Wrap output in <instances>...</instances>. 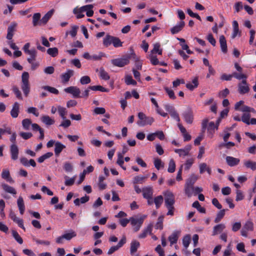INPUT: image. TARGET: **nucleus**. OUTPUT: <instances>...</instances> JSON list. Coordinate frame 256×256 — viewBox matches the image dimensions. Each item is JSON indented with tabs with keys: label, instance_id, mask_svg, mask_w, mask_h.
Listing matches in <instances>:
<instances>
[{
	"label": "nucleus",
	"instance_id": "obj_1",
	"mask_svg": "<svg viewBox=\"0 0 256 256\" xmlns=\"http://www.w3.org/2000/svg\"><path fill=\"white\" fill-rule=\"evenodd\" d=\"M132 58L134 60L137 61L138 58L136 56L133 49L130 48V53L120 58H116L112 60V63L115 66L122 67L128 64L130 62V60Z\"/></svg>",
	"mask_w": 256,
	"mask_h": 256
},
{
	"label": "nucleus",
	"instance_id": "obj_2",
	"mask_svg": "<svg viewBox=\"0 0 256 256\" xmlns=\"http://www.w3.org/2000/svg\"><path fill=\"white\" fill-rule=\"evenodd\" d=\"M138 116L139 120L137 122V124L139 126H143L148 124L150 125L154 122L152 117L147 116L142 112H138Z\"/></svg>",
	"mask_w": 256,
	"mask_h": 256
},
{
	"label": "nucleus",
	"instance_id": "obj_3",
	"mask_svg": "<svg viewBox=\"0 0 256 256\" xmlns=\"http://www.w3.org/2000/svg\"><path fill=\"white\" fill-rule=\"evenodd\" d=\"M164 203L166 208L174 206V196L172 192L170 191H166L164 193Z\"/></svg>",
	"mask_w": 256,
	"mask_h": 256
},
{
	"label": "nucleus",
	"instance_id": "obj_4",
	"mask_svg": "<svg viewBox=\"0 0 256 256\" xmlns=\"http://www.w3.org/2000/svg\"><path fill=\"white\" fill-rule=\"evenodd\" d=\"M208 122V118H204L202 120V133L200 134L194 140V144L195 145H199L201 140L203 139L204 133L206 131L207 126V123Z\"/></svg>",
	"mask_w": 256,
	"mask_h": 256
},
{
	"label": "nucleus",
	"instance_id": "obj_5",
	"mask_svg": "<svg viewBox=\"0 0 256 256\" xmlns=\"http://www.w3.org/2000/svg\"><path fill=\"white\" fill-rule=\"evenodd\" d=\"M186 122L188 124H192L194 120V114L192 109L188 107L182 114Z\"/></svg>",
	"mask_w": 256,
	"mask_h": 256
},
{
	"label": "nucleus",
	"instance_id": "obj_6",
	"mask_svg": "<svg viewBox=\"0 0 256 256\" xmlns=\"http://www.w3.org/2000/svg\"><path fill=\"white\" fill-rule=\"evenodd\" d=\"M130 222L134 226V230L135 232L138 231L143 223V218H135L134 217L130 218Z\"/></svg>",
	"mask_w": 256,
	"mask_h": 256
},
{
	"label": "nucleus",
	"instance_id": "obj_7",
	"mask_svg": "<svg viewBox=\"0 0 256 256\" xmlns=\"http://www.w3.org/2000/svg\"><path fill=\"white\" fill-rule=\"evenodd\" d=\"M250 88L246 80H243L238 84V91L240 94H244L250 91Z\"/></svg>",
	"mask_w": 256,
	"mask_h": 256
},
{
	"label": "nucleus",
	"instance_id": "obj_8",
	"mask_svg": "<svg viewBox=\"0 0 256 256\" xmlns=\"http://www.w3.org/2000/svg\"><path fill=\"white\" fill-rule=\"evenodd\" d=\"M64 90L67 93L72 94L74 98L80 97V90L79 88L76 86H71L64 88Z\"/></svg>",
	"mask_w": 256,
	"mask_h": 256
},
{
	"label": "nucleus",
	"instance_id": "obj_9",
	"mask_svg": "<svg viewBox=\"0 0 256 256\" xmlns=\"http://www.w3.org/2000/svg\"><path fill=\"white\" fill-rule=\"evenodd\" d=\"M17 23L16 22H12L8 28V34L6 35V38L8 40L12 39L14 34V32L16 30V28L17 26Z\"/></svg>",
	"mask_w": 256,
	"mask_h": 256
},
{
	"label": "nucleus",
	"instance_id": "obj_10",
	"mask_svg": "<svg viewBox=\"0 0 256 256\" xmlns=\"http://www.w3.org/2000/svg\"><path fill=\"white\" fill-rule=\"evenodd\" d=\"M142 195L145 198H152L153 194L152 188L151 186L144 187L142 190Z\"/></svg>",
	"mask_w": 256,
	"mask_h": 256
},
{
	"label": "nucleus",
	"instance_id": "obj_11",
	"mask_svg": "<svg viewBox=\"0 0 256 256\" xmlns=\"http://www.w3.org/2000/svg\"><path fill=\"white\" fill-rule=\"evenodd\" d=\"M20 112V104L18 102H15L10 111V115L13 118H16Z\"/></svg>",
	"mask_w": 256,
	"mask_h": 256
},
{
	"label": "nucleus",
	"instance_id": "obj_12",
	"mask_svg": "<svg viewBox=\"0 0 256 256\" xmlns=\"http://www.w3.org/2000/svg\"><path fill=\"white\" fill-rule=\"evenodd\" d=\"M74 74V72L73 70H67L66 72L63 74L61 76L62 82L66 83L68 82L71 76H72Z\"/></svg>",
	"mask_w": 256,
	"mask_h": 256
},
{
	"label": "nucleus",
	"instance_id": "obj_13",
	"mask_svg": "<svg viewBox=\"0 0 256 256\" xmlns=\"http://www.w3.org/2000/svg\"><path fill=\"white\" fill-rule=\"evenodd\" d=\"M10 154L13 160H16L18 158V148L16 144H12L10 146Z\"/></svg>",
	"mask_w": 256,
	"mask_h": 256
},
{
	"label": "nucleus",
	"instance_id": "obj_14",
	"mask_svg": "<svg viewBox=\"0 0 256 256\" xmlns=\"http://www.w3.org/2000/svg\"><path fill=\"white\" fill-rule=\"evenodd\" d=\"M228 164L230 166H234L238 164L240 160L230 156H227L226 158Z\"/></svg>",
	"mask_w": 256,
	"mask_h": 256
},
{
	"label": "nucleus",
	"instance_id": "obj_15",
	"mask_svg": "<svg viewBox=\"0 0 256 256\" xmlns=\"http://www.w3.org/2000/svg\"><path fill=\"white\" fill-rule=\"evenodd\" d=\"M220 44L222 51L224 54L228 52L226 41L223 35L220 36Z\"/></svg>",
	"mask_w": 256,
	"mask_h": 256
},
{
	"label": "nucleus",
	"instance_id": "obj_16",
	"mask_svg": "<svg viewBox=\"0 0 256 256\" xmlns=\"http://www.w3.org/2000/svg\"><path fill=\"white\" fill-rule=\"evenodd\" d=\"M66 148V146L59 142H55L54 153L56 156H58L62 151Z\"/></svg>",
	"mask_w": 256,
	"mask_h": 256
},
{
	"label": "nucleus",
	"instance_id": "obj_17",
	"mask_svg": "<svg viewBox=\"0 0 256 256\" xmlns=\"http://www.w3.org/2000/svg\"><path fill=\"white\" fill-rule=\"evenodd\" d=\"M2 178L10 182H14V180L10 176V172L8 169H4L2 170Z\"/></svg>",
	"mask_w": 256,
	"mask_h": 256
},
{
	"label": "nucleus",
	"instance_id": "obj_18",
	"mask_svg": "<svg viewBox=\"0 0 256 256\" xmlns=\"http://www.w3.org/2000/svg\"><path fill=\"white\" fill-rule=\"evenodd\" d=\"M185 23L184 21H181L180 23L170 29V32L172 34H175L180 32L184 27Z\"/></svg>",
	"mask_w": 256,
	"mask_h": 256
},
{
	"label": "nucleus",
	"instance_id": "obj_19",
	"mask_svg": "<svg viewBox=\"0 0 256 256\" xmlns=\"http://www.w3.org/2000/svg\"><path fill=\"white\" fill-rule=\"evenodd\" d=\"M54 11V9L48 11L40 20V22L42 23V24H46L52 16Z\"/></svg>",
	"mask_w": 256,
	"mask_h": 256
},
{
	"label": "nucleus",
	"instance_id": "obj_20",
	"mask_svg": "<svg viewBox=\"0 0 256 256\" xmlns=\"http://www.w3.org/2000/svg\"><path fill=\"white\" fill-rule=\"evenodd\" d=\"M41 14L39 12L35 13L32 16V24L34 26L38 25H40L42 23L40 22Z\"/></svg>",
	"mask_w": 256,
	"mask_h": 256
},
{
	"label": "nucleus",
	"instance_id": "obj_21",
	"mask_svg": "<svg viewBox=\"0 0 256 256\" xmlns=\"http://www.w3.org/2000/svg\"><path fill=\"white\" fill-rule=\"evenodd\" d=\"M232 25L234 30L232 34V38H234L238 34H239L240 36V32L239 30L238 22L236 20L233 22Z\"/></svg>",
	"mask_w": 256,
	"mask_h": 256
},
{
	"label": "nucleus",
	"instance_id": "obj_22",
	"mask_svg": "<svg viewBox=\"0 0 256 256\" xmlns=\"http://www.w3.org/2000/svg\"><path fill=\"white\" fill-rule=\"evenodd\" d=\"M192 84L190 83H188L186 84V87L187 88L190 90H193L194 88L198 87V77H195L192 80Z\"/></svg>",
	"mask_w": 256,
	"mask_h": 256
},
{
	"label": "nucleus",
	"instance_id": "obj_23",
	"mask_svg": "<svg viewBox=\"0 0 256 256\" xmlns=\"http://www.w3.org/2000/svg\"><path fill=\"white\" fill-rule=\"evenodd\" d=\"M2 189L6 192L13 194H16V190L12 186H8L6 184H2Z\"/></svg>",
	"mask_w": 256,
	"mask_h": 256
},
{
	"label": "nucleus",
	"instance_id": "obj_24",
	"mask_svg": "<svg viewBox=\"0 0 256 256\" xmlns=\"http://www.w3.org/2000/svg\"><path fill=\"white\" fill-rule=\"evenodd\" d=\"M18 206L20 210V214H23L25 210V206L23 198L20 196L17 200Z\"/></svg>",
	"mask_w": 256,
	"mask_h": 256
},
{
	"label": "nucleus",
	"instance_id": "obj_25",
	"mask_svg": "<svg viewBox=\"0 0 256 256\" xmlns=\"http://www.w3.org/2000/svg\"><path fill=\"white\" fill-rule=\"evenodd\" d=\"M226 226L224 224H220L214 226L212 232V235L215 236L218 233L221 232L224 228Z\"/></svg>",
	"mask_w": 256,
	"mask_h": 256
},
{
	"label": "nucleus",
	"instance_id": "obj_26",
	"mask_svg": "<svg viewBox=\"0 0 256 256\" xmlns=\"http://www.w3.org/2000/svg\"><path fill=\"white\" fill-rule=\"evenodd\" d=\"M93 8V6L92 4H88L83 6L80 7V8H76L73 10V12L74 14H78V13L82 12H84L88 8L92 9Z\"/></svg>",
	"mask_w": 256,
	"mask_h": 256
},
{
	"label": "nucleus",
	"instance_id": "obj_27",
	"mask_svg": "<svg viewBox=\"0 0 256 256\" xmlns=\"http://www.w3.org/2000/svg\"><path fill=\"white\" fill-rule=\"evenodd\" d=\"M198 178V176L196 175L195 174H192L186 180V184L189 186H193L194 184L197 180Z\"/></svg>",
	"mask_w": 256,
	"mask_h": 256
},
{
	"label": "nucleus",
	"instance_id": "obj_28",
	"mask_svg": "<svg viewBox=\"0 0 256 256\" xmlns=\"http://www.w3.org/2000/svg\"><path fill=\"white\" fill-rule=\"evenodd\" d=\"M208 122L207 123V124ZM207 130L208 132H209L210 134V137H212V134L214 132V130L218 129V126H215V124L214 122H211L208 123V124H207L206 126Z\"/></svg>",
	"mask_w": 256,
	"mask_h": 256
},
{
	"label": "nucleus",
	"instance_id": "obj_29",
	"mask_svg": "<svg viewBox=\"0 0 256 256\" xmlns=\"http://www.w3.org/2000/svg\"><path fill=\"white\" fill-rule=\"evenodd\" d=\"M42 121L46 125H52L54 122V120L48 116H44L41 118Z\"/></svg>",
	"mask_w": 256,
	"mask_h": 256
},
{
	"label": "nucleus",
	"instance_id": "obj_30",
	"mask_svg": "<svg viewBox=\"0 0 256 256\" xmlns=\"http://www.w3.org/2000/svg\"><path fill=\"white\" fill-rule=\"evenodd\" d=\"M244 165L247 168H250L252 170H256V162L250 160H246L244 162Z\"/></svg>",
	"mask_w": 256,
	"mask_h": 256
},
{
	"label": "nucleus",
	"instance_id": "obj_31",
	"mask_svg": "<svg viewBox=\"0 0 256 256\" xmlns=\"http://www.w3.org/2000/svg\"><path fill=\"white\" fill-rule=\"evenodd\" d=\"M21 88L25 95L26 96H28L30 91V86L29 83H22L21 86Z\"/></svg>",
	"mask_w": 256,
	"mask_h": 256
},
{
	"label": "nucleus",
	"instance_id": "obj_32",
	"mask_svg": "<svg viewBox=\"0 0 256 256\" xmlns=\"http://www.w3.org/2000/svg\"><path fill=\"white\" fill-rule=\"evenodd\" d=\"M112 42H113L112 36L107 34L104 38L103 44L106 46H108L112 44Z\"/></svg>",
	"mask_w": 256,
	"mask_h": 256
},
{
	"label": "nucleus",
	"instance_id": "obj_33",
	"mask_svg": "<svg viewBox=\"0 0 256 256\" xmlns=\"http://www.w3.org/2000/svg\"><path fill=\"white\" fill-rule=\"evenodd\" d=\"M139 246L140 242H138L132 241L130 244V253L132 254L136 252Z\"/></svg>",
	"mask_w": 256,
	"mask_h": 256
},
{
	"label": "nucleus",
	"instance_id": "obj_34",
	"mask_svg": "<svg viewBox=\"0 0 256 256\" xmlns=\"http://www.w3.org/2000/svg\"><path fill=\"white\" fill-rule=\"evenodd\" d=\"M88 88L92 90H100L102 92H108L109 90L106 88L101 86H90Z\"/></svg>",
	"mask_w": 256,
	"mask_h": 256
},
{
	"label": "nucleus",
	"instance_id": "obj_35",
	"mask_svg": "<svg viewBox=\"0 0 256 256\" xmlns=\"http://www.w3.org/2000/svg\"><path fill=\"white\" fill-rule=\"evenodd\" d=\"M148 175H146V176H136L134 178V184H142V183L144 180L148 177Z\"/></svg>",
	"mask_w": 256,
	"mask_h": 256
},
{
	"label": "nucleus",
	"instance_id": "obj_36",
	"mask_svg": "<svg viewBox=\"0 0 256 256\" xmlns=\"http://www.w3.org/2000/svg\"><path fill=\"white\" fill-rule=\"evenodd\" d=\"M64 178L66 180L64 182L65 185L66 186H72L74 183L76 176H74L72 178H69L68 176H66Z\"/></svg>",
	"mask_w": 256,
	"mask_h": 256
},
{
	"label": "nucleus",
	"instance_id": "obj_37",
	"mask_svg": "<svg viewBox=\"0 0 256 256\" xmlns=\"http://www.w3.org/2000/svg\"><path fill=\"white\" fill-rule=\"evenodd\" d=\"M52 156H53L52 152H48L44 154V155L42 156H40L38 158V162L42 163V162H44L46 159H48V158H50Z\"/></svg>",
	"mask_w": 256,
	"mask_h": 256
},
{
	"label": "nucleus",
	"instance_id": "obj_38",
	"mask_svg": "<svg viewBox=\"0 0 256 256\" xmlns=\"http://www.w3.org/2000/svg\"><path fill=\"white\" fill-rule=\"evenodd\" d=\"M42 88L44 90L48 91V92L55 94H59L58 90L56 88H55L52 87L48 86H43L42 87Z\"/></svg>",
	"mask_w": 256,
	"mask_h": 256
},
{
	"label": "nucleus",
	"instance_id": "obj_39",
	"mask_svg": "<svg viewBox=\"0 0 256 256\" xmlns=\"http://www.w3.org/2000/svg\"><path fill=\"white\" fill-rule=\"evenodd\" d=\"M47 53L52 57H55L58 54V49L56 48H49L47 50Z\"/></svg>",
	"mask_w": 256,
	"mask_h": 256
},
{
	"label": "nucleus",
	"instance_id": "obj_40",
	"mask_svg": "<svg viewBox=\"0 0 256 256\" xmlns=\"http://www.w3.org/2000/svg\"><path fill=\"white\" fill-rule=\"evenodd\" d=\"M100 76L102 80H108L110 78L108 72L102 68H100Z\"/></svg>",
	"mask_w": 256,
	"mask_h": 256
},
{
	"label": "nucleus",
	"instance_id": "obj_41",
	"mask_svg": "<svg viewBox=\"0 0 256 256\" xmlns=\"http://www.w3.org/2000/svg\"><path fill=\"white\" fill-rule=\"evenodd\" d=\"M32 121L29 118H26L22 120V125L24 128L26 130H28L30 128V125L32 124Z\"/></svg>",
	"mask_w": 256,
	"mask_h": 256
},
{
	"label": "nucleus",
	"instance_id": "obj_42",
	"mask_svg": "<svg viewBox=\"0 0 256 256\" xmlns=\"http://www.w3.org/2000/svg\"><path fill=\"white\" fill-rule=\"evenodd\" d=\"M112 44L115 48L122 46V42L118 38L113 36Z\"/></svg>",
	"mask_w": 256,
	"mask_h": 256
},
{
	"label": "nucleus",
	"instance_id": "obj_43",
	"mask_svg": "<svg viewBox=\"0 0 256 256\" xmlns=\"http://www.w3.org/2000/svg\"><path fill=\"white\" fill-rule=\"evenodd\" d=\"M176 169V164L174 161L173 159H171L170 160L169 164H168V171L169 172L172 173L174 172Z\"/></svg>",
	"mask_w": 256,
	"mask_h": 256
},
{
	"label": "nucleus",
	"instance_id": "obj_44",
	"mask_svg": "<svg viewBox=\"0 0 256 256\" xmlns=\"http://www.w3.org/2000/svg\"><path fill=\"white\" fill-rule=\"evenodd\" d=\"M62 236V238H64V239H66L68 240H71L72 238L76 236V234L74 231L72 230L70 232L65 234Z\"/></svg>",
	"mask_w": 256,
	"mask_h": 256
},
{
	"label": "nucleus",
	"instance_id": "obj_45",
	"mask_svg": "<svg viewBox=\"0 0 256 256\" xmlns=\"http://www.w3.org/2000/svg\"><path fill=\"white\" fill-rule=\"evenodd\" d=\"M125 82L128 85L132 84L134 86H136V82L134 80L131 76H126L125 78Z\"/></svg>",
	"mask_w": 256,
	"mask_h": 256
},
{
	"label": "nucleus",
	"instance_id": "obj_46",
	"mask_svg": "<svg viewBox=\"0 0 256 256\" xmlns=\"http://www.w3.org/2000/svg\"><path fill=\"white\" fill-rule=\"evenodd\" d=\"M164 216H161L158 217V222L156 225V229L162 230L163 228V220Z\"/></svg>",
	"mask_w": 256,
	"mask_h": 256
},
{
	"label": "nucleus",
	"instance_id": "obj_47",
	"mask_svg": "<svg viewBox=\"0 0 256 256\" xmlns=\"http://www.w3.org/2000/svg\"><path fill=\"white\" fill-rule=\"evenodd\" d=\"M178 239V236L176 232H174L168 237V240H170L171 245L176 243Z\"/></svg>",
	"mask_w": 256,
	"mask_h": 256
},
{
	"label": "nucleus",
	"instance_id": "obj_48",
	"mask_svg": "<svg viewBox=\"0 0 256 256\" xmlns=\"http://www.w3.org/2000/svg\"><path fill=\"white\" fill-rule=\"evenodd\" d=\"M12 234L14 239L20 244H22L23 240L22 238L20 236L18 232L14 230H12Z\"/></svg>",
	"mask_w": 256,
	"mask_h": 256
},
{
	"label": "nucleus",
	"instance_id": "obj_49",
	"mask_svg": "<svg viewBox=\"0 0 256 256\" xmlns=\"http://www.w3.org/2000/svg\"><path fill=\"white\" fill-rule=\"evenodd\" d=\"M163 202V198L162 196L156 197L154 199V202L156 204V208H158Z\"/></svg>",
	"mask_w": 256,
	"mask_h": 256
},
{
	"label": "nucleus",
	"instance_id": "obj_50",
	"mask_svg": "<svg viewBox=\"0 0 256 256\" xmlns=\"http://www.w3.org/2000/svg\"><path fill=\"white\" fill-rule=\"evenodd\" d=\"M12 91L16 94V96L20 100H22V97L20 91L19 90L18 87L14 86L12 87Z\"/></svg>",
	"mask_w": 256,
	"mask_h": 256
},
{
	"label": "nucleus",
	"instance_id": "obj_51",
	"mask_svg": "<svg viewBox=\"0 0 256 256\" xmlns=\"http://www.w3.org/2000/svg\"><path fill=\"white\" fill-rule=\"evenodd\" d=\"M148 58L153 65L156 66L159 64V61L156 56H154L153 54H150L148 56Z\"/></svg>",
	"mask_w": 256,
	"mask_h": 256
},
{
	"label": "nucleus",
	"instance_id": "obj_52",
	"mask_svg": "<svg viewBox=\"0 0 256 256\" xmlns=\"http://www.w3.org/2000/svg\"><path fill=\"white\" fill-rule=\"evenodd\" d=\"M242 228L247 230L252 231L254 228L253 223L250 220L247 221Z\"/></svg>",
	"mask_w": 256,
	"mask_h": 256
},
{
	"label": "nucleus",
	"instance_id": "obj_53",
	"mask_svg": "<svg viewBox=\"0 0 256 256\" xmlns=\"http://www.w3.org/2000/svg\"><path fill=\"white\" fill-rule=\"evenodd\" d=\"M190 235H186V236H184L182 240V244L184 246L187 248L190 243Z\"/></svg>",
	"mask_w": 256,
	"mask_h": 256
},
{
	"label": "nucleus",
	"instance_id": "obj_54",
	"mask_svg": "<svg viewBox=\"0 0 256 256\" xmlns=\"http://www.w3.org/2000/svg\"><path fill=\"white\" fill-rule=\"evenodd\" d=\"M58 112L63 120L66 119V109L64 108L59 106L58 107Z\"/></svg>",
	"mask_w": 256,
	"mask_h": 256
},
{
	"label": "nucleus",
	"instance_id": "obj_55",
	"mask_svg": "<svg viewBox=\"0 0 256 256\" xmlns=\"http://www.w3.org/2000/svg\"><path fill=\"white\" fill-rule=\"evenodd\" d=\"M232 76L234 77L239 80H246L247 78L246 75L243 74H238L236 72L232 73Z\"/></svg>",
	"mask_w": 256,
	"mask_h": 256
},
{
	"label": "nucleus",
	"instance_id": "obj_56",
	"mask_svg": "<svg viewBox=\"0 0 256 256\" xmlns=\"http://www.w3.org/2000/svg\"><path fill=\"white\" fill-rule=\"evenodd\" d=\"M164 90L170 98L174 100L176 98L174 92L172 90L167 87L164 88Z\"/></svg>",
	"mask_w": 256,
	"mask_h": 256
},
{
	"label": "nucleus",
	"instance_id": "obj_57",
	"mask_svg": "<svg viewBox=\"0 0 256 256\" xmlns=\"http://www.w3.org/2000/svg\"><path fill=\"white\" fill-rule=\"evenodd\" d=\"M64 168L66 172H72L73 170L72 165L68 162H65L64 165Z\"/></svg>",
	"mask_w": 256,
	"mask_h": 256
},
{
	"label": "nucleus",
	"instance_id": "obj_58",
	"mask_svg": "<svg viewBox=\"0 0 256 256\" xmlns=\"http://www.w3.org/2000/svg\"><path fill=\"white\" fill-rule=\"evenodd\" d=\"M250 116L249 114H244L242 117V120L246 124H250Z\"/></svg>",
	"mask_w": 256,
	"mask_h": 256
},
{
	"label": "nucleus",
	"instance_id": "obj_59",
	"mask_svg": "<svg viewBox=\"0 0 256 256\" xmlns=\"http://www.w3.org/2000/svg\"><path fill=\"white\" fill-rule=\"evenodd\" d=\"M194 190V186H189L186 184L185 186V193L188 196H192V191Z\"/></svg>",
	"mask_w": 256,
	"mask_h": 256
},
{
	"label": "nucleus",
	"instance_id": "obj_60",
	"mask_svg": "<svg viewBox=\"0 0 256 256\" xmlns=\"http://www.w3.org/2000/svg\"><path fill=\"white\" fill-rule=\"evenodd\" d=\"M80 82L82 84H88L90 82V78L88 76H84L81 78Z\"/></svg>",
	"mask_w": 256,
	"mask_h": 256
},
{
	"label": "nucleus",
	"instance_id": "obj_61",
	"mask_svg": "<svg viewBox=\"0 0 256 256\" xmlns=\"http://www.w3.org/2000/svg\"><path fill=\"white\" fill-rule=\"evenodd\" d=\"M94 112L96 114H105L106 110L104 108H96L94 110Z\"/></svg>",
	"mask_w": 256,
	"mask_h": 256
},
{
	"label": "nucleus",
	"instance_id": "obj_62",
	"mask_svg": "<svg viewBox=\"0 0 256 256\" xmlns=\"http://www.w3.org/2000/svg\"><path fill=\"white\" fill-rule=\"evenodd\" d=\"M29 74L28 72H24L22 74V83H29L28 82Z\"/></svg>",
	"mask_w": 256,
	"mask_h": 256
},
{
	"label": "nucleus",
	"instance_id": "obj_63",
	"mask_svg": "<svg viewBox=\"0 0 256 256\" xmlns=\"http://www.w3.org/2000/svg\"><path fill=\"white\" fill-rule=\"evenodd\" d=\"M20 135L22 136L24 140H28L32 136V134L31 132H21L20 133Z\"/></svg>",
	"mask_w": 256,
	"mask_h": 256
},
{
	"label": "nucleus",
	"instance_id": "obj_64",
	"mask_svg": "<svg viewBox=\"0 0 256 256\" xmlns=\"http://www.w3.org/2000/svg\"><path fill=\"white\" fill-rule=\"evenodd\" d=\"M230 93L229 90L228 88H226L224 90H222L219 92L218 96L220 98H225Z\"/></svg>",
	"mask_w": 256,
	"mask_h": 256
}]
</instances>
